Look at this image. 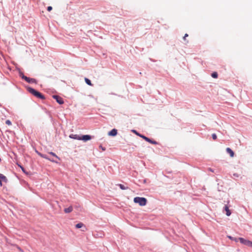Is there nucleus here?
<instances>
[{
  "label": "nucleus",
  "mask_w": 252,
  "mask_h": 252,
  "mask_svg": "<svg viewBox=\"0 0 252 252\" xmlns=\"http://www.w3.org/2000/svg\"><path fill=\"white\" fill-rule=\"evenodd\" d=\"M99 147H100V148H101L102 149V151L105 150V148L103 147L102 146H100Z\"/></svg>",
  "instance_id": "nucleus-27"
},
{
  "label": "nucleus",
  "mask_w": 252,
  "mask_h": 252,
  "mask_svg": "<svg viewBox=\"0 0 252 252\" xmlns=\"http://www.w3.org/2000/svg\"><path fill=\"white\" fill-rule=\"evenodd\" d=\"M133 201L135 203H138L141 206H144L146 205L147 200L144 197H136L134 198Z\"/></svg>",
  "instance_id": "nucleus-2"
},
{
  "label": "nucleus",
  "mask_w": 252,
  "mask_h": 252,
  "mask_svg": "<svg viewBox=\"0 0 252 252\" xmlns=\"http://www.w3.org/2000/svg\"><path fill=\"white\" fill-rule=\"evenodd\" d=\"M0 180L1 181L2 180L3 181H4L5 182H6L7 181L6 177L5 176H4L3 174H0Z\"/></svg>",
  "instance_id": "nucleus-13"
},
{
  "label": "nucleus",
  "mask_w": 252,
  "mask_h": 252,
  "mask_svg": "<svg viewBox=\"0 0 252 252\" xmlns=\"http://www.w3.org/2000/svg\"><path fill=\"white\" fill-rule=\"evenodd\" d=\"M0 185L1 186L2 185V183H1V180H0Z\"/></svg>",
  "instance_id": "nucleus-31"
},
{
  "label": "nucleus",
  "mask_w": 252,
  "mask_h": 252,
  "mask_svg": "<svg viewBox=\"0 0 252 252\" xmlns=\"http://www.w3.org/2000/svg\"><path fill=\"white\" fill-rule=\"evenodd\" d=\"M52 9V6H50L47 7V10L49 11H51Z\"/></svg>",
  "instance_id": "nucleus-23"
},
{
  "label": "nucleus",
  "mask_w": 252,
  "mask_h": 252,
  "mask_svg": "<svg viewBox=\"0 0 252 252\" xmlns=\"http://www.w3.org/2000/svg\"><path fill=\"white\" fill-rule=\"evenodd\" d=\"M23 79L29 83H36V80L34 78H31L27 76L23 77Z\"/></svg>",
  "instance_id": "nucleus-5"
},
{
  "label": "nucleus",
  "mask_w": 252,
  "mask_h": 252,
  "mask_svg": "<svg viewBox=\"0 0 252 252\" xmlns=\"http://www.w3.org/2000/svg\"><path fill=\"white\" fill-rule=\"evenodd\" d=\"M42 158H45V159H48L51 161H55L52 158H50L48 157V156L47 155H43V156H42Z\"/></svg>",
  "instance_id": "nucleus-14"
},
{
  "label": "nucleus",
  "mask_w": 252,
  "mask_h": 252,
  "mask_svg": "<svg viewBox=\"0 0 252 252\" xmlns=\"http://www.w3.org/2000/svg\"><path fill=\"white\" fill-rule=\"evenodd\" d=\"M117 134V130L116 129H113L110 131L108 132V135L114 136H116Z\"/></svg>",
  "instance_id": "nucleus-9"
},
{
  "label": "nucleus",
  "mask_w": 252,
  "mask_h": 252,
  "mask_svg": "<svg viewBox=\"0 0 252 252\" xmlns=\"http://www.w3.org/2000/svg\"><path fill=\"white\" fill-rule=\"evenodd\" d=\"M69 137L72 139L81 140V136H80L78 134H71L69 135Z\"/></svg>",
  "instance_id": "nucleus-8"
},
{
  "label": "nucleus",
  "mask_w": 252,
  "mask_h": 252,
  "mask_svg": "<svg viewBox=\"0 0 252 252\" xmlns=\"http://www.w3.org/2000/svg\"><path fill=\"white\" fill-rule=\"evenodd\" d=\"M188 36V34L187 33H186L183 37V39L185 40L186 38Z\"/></svg>",
  "instance_id": "nucleus-26"
},
{
  "label": "nucleus",
  "mask_w": 252,
  "mask_h": 252,
  "mask_svg": "<svg viewBox=\"0 0 252 252\" xmlns=\"http://www.w3.org/2000/svg\"><path fill=\"white\" fill-rule=\"evenodd\" d=\"M238 239L239 240L241 244L245 245L246 246L250 247L252 244V241L248 240L245 239L243 238L239 237V238H238Z\"/></svg>",
  "instance_id": "nucleus-4"
},
{
  "label": "nucleus",
  "mask_w": 252,
  "mask_h": 252,
  "mask_svg": "<svg viewBox=\"0 0 252 252\" xmlns=\"http://www.w3.org/2000/svg\"><path fill=\"white\" fill-rule=\"evenodd\" d=\"M84 226V224L82 222L78 223L76 224L75 227L77 228H82Z\"/></svg>",
  "instance_id": "nucleus-15"
},
{
  "label": "nucleus",
  "mask_w": 252,
  "mask_h": 252,
  "mask_svg": "<svg viewBox=\"0 0 252 252\" xmlns=\"http://www.w3.org/2000/svg\"><path fill=\"white\" fill-rule=\"evenodd\" d=\"M18 250H19L20 252H21V251H22V250L20 248H19V247H18Z\"/></svg>",
  "instance_id": "nucleus-30"
},
{
  "label": "nucleus",
  "mask_w": 252,
  "mask_h": 252,
  "mask_svg": "<svg viewBox=\"0 0 252 252\" xmlns=\"http://www.w3.org/2000/svg\"><path fill=\"white\" fill-rule=\"evenodd\" d=\"M85 80V82L87 84H88V85H90V86L92 85L91 81L90 79L86 78Z\"/></svg>",
  "instance_id": "nucleus-18"
},
{
  "label": "nucleus",
  "mask_w": 252,
  "mask_h": 252,
  "mask_svg": "<svg viewBox=\"0 0 252 252\" xmlns=\"http://www.w3.org/2000/svg\"><path fill=\"white\" fill-rule=\"evenodd\" d=\"M132 131L133 132H134L136 134V135H138L139 136H140V137L142 138L143 139H144L145 140H146V141L151 143V144H155V145H157L158 144V142L156 141H154V140H153L151 139H150L149 138L143 135H142L141 134H139V133H138L135 130H133Z\"/></svg>",
  "instance_id": "nucleus-3"
},
{
  "label": "nucleus",
  "mask_w": 252,
  "mask_h": 252,
  "mask_svg": "<svg viewBox=\"0 0 252 252\" xmlns=\"http://www.w3.org/2000/svg\"><path fill=\"white\" fill-rule=\"evenodd\" d=\"M5 124H6V125H9H9H11V124H11V121H10V120H7L6 121V122H5Z\"/></svg>",
  "instance_id": "nucleus-21"
},
{
  "label": "nucleus",
  "mask_w": 252,
  "mask_h": 252,
  "mask_svg": "<svg viewBox=\"0 0 252 252\" xmlns=\"http://www.w3.org/2000/svg\"><path fill=\"white\" fill-rule=\"evenodd\" d=\"M38 155H39L41 157H42V156H43V155H44V154H40V153H38Z\"/></svg>",
  "instance_id": "nucleus-29"
},
{
  "label": "nucleus",
  "mask_w": 252,
  "mask_h": 252,
  "mask_svg": "<svg viewBox=\"0 0 252 252\" xmlns=\"http://www.w3.org/2000/svg\"><path fill=\"white\" fill-rule=\"evenodd\" d=\"M49 154L55 157V158H59L53 152H51L49 153Z\"/></svg>",
  "instance_id": "nucleus-20"
},
{
  "label": "nucleus",
  "mask_w": 252,
  "mask_h": 252,
  "mask_svg": "<svg viewBox=\"0 0 252 252\" xmlns=\"http://www.w3.org/2000/svg\"><path fill=\"white\" fill-rule=\"evenodd\" d=\"M226 152L229 154L230 156L231 157H234V153L233 151L230 148H227L226 149Z\"/></svg>",
  "instance_id": "nucleus-10"
},
{
  "label": "nucleus",
  "mask_w": 252,
  "mask_h": 252,
  "mask_svg": "<svg viewBox=\"0 0 252 252\" xmlns=\"http://www.w3.org/2000/svg\"><path fill=\"white\" fill-rule=\"evenodd\" d=\"M21 252H24L23 250Z\"/></svg>",
  "instance_id": "nucleus-32"
},
{
  "label": "nucleus",
  "mask_w": 252,
  "mask_h": 252,
  "mask_svg": "<svg viewBox=\"0 0 252 252\" xmlns=\"http://www.w3.org/2000/svg\"><path fill=\"white\" fill-rule=\"evenodd\" d=\"M228 237L231 240H233V241H235L236 242H237L238 241H239L238 238H235V237H233L232 236H228Z\"/></svg>",
  "instance_id": "nucleus-16"
},
{
  "label": "nucleus",
  "mask_w": 252,
  "mask_h": 252,
  "mask_svg": "<svg viewBox=\"0 0 252 252\" xmlns=\"http://www.w3.org/2000/svg\"><path fill=\"white\" fill-rule=\"evenodd\" d=\"M73 210V208L72 206H69L68 208H65L64 211L65 213H69L72 212Z\"/></svg>",
  "instance_id": "nucleus-12"
},
{
  "label": "nucleus",
  "mask_w": 252,
  "mask_h": 252,
  "mask_svg": "<svg viewBox=\"0 0 252 252\" xmlns=\"http://www.w3.org/2000/svg\"><path fill=\"white\" fill-rule=\"evenodd\" d=\"M92 139V137L89 135H84L81 136V140L86 142L88 140H90Z\"/></svg>",
  "instance_id": "nucleus-7"
},
{
  "label": "nucleus",
  "mask_w": 252,
  "mask_h": 252,
  "mask_svg": "<svg viewBox=\"0 0 252 252\" xmlns=\"http://www.w3.org/2000/svg\"><path fill=\"white\" fill-rule=\"evenodd\" d=\"M224 210L226 211V216H230L231 213V212H230V211L229 210V209L228 208V207L227 205H225L224 206Z\"/></svg>",
  "instance_id": "nucleus-11"
},
{
  "label": "nucleus",
  "mask_w": 252,
  "mask_h": 252,
  "mask_svg": "<svg viewBox=\"0 0 252 252\" xmlns=\"http://www.w3.org/2000/svg\"><path fill=\"white\" fill-rule=\"evenodd\" d=\"M21 252H24L23 250Z\"/></svg>",
  "instance_id": "nucleus-33"
},
{
  "label": "nucleus",
  "mask_w": 252,
  "mask_h": 252,
  "mask_svg": "<svg viewBox=\"0 0 252 252\" xmlns=\"http://www.w3.org/2000/svg\"><path fill=\"white\" fill-rule=\"evenodd\" d=\"M53 97L57 101V102L60 104H62L63 103L64 101L63 99V98L61 97H60L58 95H54L53 96Z\"/></svg>",
  "instance_id": "nucleus-6"
},
{
  "label": "nucleus",
  "mask_w": 252,
  "mask_h": 252,
  "mask_svg": "<svg viewBox=\"0 0 252 252\" xmlns=\"http://www.w3.org/2000/svg\"><path fill=\"white\" fill-rule=\"evenodd\" d=\"M118 186H119L120 189L123 190H125V189H128V187H125L124 185H123L122 184H119Z\"/></svg>",
  "instance_id": "nucleus-17"
},
{
  "label": "nucleus",
  "mask_w": 252,
  "mask_h": 252,
  "mask_svg": "<svg viewBox=\"0 0 252 252\" xmlns=\"http://www.w3.org/2000/svg\"><path fill=\"white\" fill-rule=\"evenodd\" d=\"M20 167H21L22 170L23 171V172H24V173L27 174V173L26 172V171H25V170L24 167H23L22 166H20Z\"/></svg>",
  "instance_id": "nucleus-24"
},
{
  "label": "nucleus",
  "mask_w": 252,
  "mask_h": 252,
  "mask_svg": "<svg viewBox=\"0 0 252 252\" xmlns=\"http://www.w3.org/2000/svg\"><path fill=\"white\" fill-rule=\"evenodd\" d=\"M212 77L214 78H216L218 77V73L216 72H213L212 75H211Z\"/></svg>",
  "instance_id": "nucleus-19"
},
{
  "label": "nucleus",
  "mask_w": 252,
  "mask_h": 252,
  "mask_svg": "<svg viewBox=\"0 0 252 252\" xmlns=\"http://www.w3.org/2000/svg\"><path fill=\"white\" fill-rule=\"evenodd\" d=\"M20 76L22 77V79H23V77L25 76L24 75V74H23V73H22V72H20Z\"/></svg>",
  "instance_id": "nucleus-25"
},
{
  "label": "nucleus",
  "mask_w": 252,
  "mask_h": 252,
  "mask_svg": "<svg viewBox=\"0 0 252 252\" xmlns=\"http://www.w3.org/2000/svg\"><path fill=\"white\" fill-rule=\"evenodd\" d=\"M212 138L214 140H216L217 139V135L215 133H213L212 134Z\"/></svg>",
  "instance_id": "nucleus-22"
},
{
  "label": "nucleus",
  "mask_w": 252,
  "mask_h": 252,
  "mask_svg": "<svg viewBox=\"0 0 252 252\" xmlns=\"http://www.w3.org/2000/svg\"><path fill=\"white\" fill-rule=\"evenodd\" d=\"M28 90L30 93H31L33 95L36 96L37 97L41 99H45L44 96L39 92L36 91L35 89L29 87L28 88Z\"/></svg>",
  "instance_id": "nucleus-1"
},
{
  "label": "nucleus",
  "mask_w": 252,
  "mask_h": 252,
  "mask_svg": "<svg viewBox=\"0 0 252 252\" xmlns=\"http://www.w3.org/2000/svg\"><path fill=\"white\" fill-rule=\"evenodd\" d=\"M233 176H235V177H239L238 174H237V173H234V174H233Z\"/></svg>",
  "instance_id": "nucleus-28"
}]
</instances>
